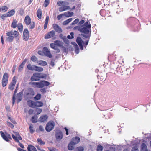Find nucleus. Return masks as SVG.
<instances>
[{"label": "nucleus", "mask_w": 151, "mask_h": 151, "mask_svg": "<svg viewBox=\"0 0 151 151\" xmlns=\"http://www.w3.org/2000/svg\"><path fill=\"white\" fill-rule=\"evenodd\" d=\"M83 26L84 27L81 28V29H80V32L85 34L83 35V37L86 38H89L90 35L89 33L91 32V25L88 22H86L84 24Z\"/></svg>", "instance_id": "1"}, {"label": "nucleus", "mask_w": 151, "mask_h": 151, "mask_svg": "<svg viewBox=\"0 0 151 151\" xmlns=\"http://www.w3.org/2000/svg\"><path fill=\"white\" fill-rule=\"evenodd\" d=\"M46 77V75L43 73H33L30 78L32 81H37L39 80V78H44Z\"/></svg>", "instance_id": "2"}, {"label": "nucleus", "mask_w": 151, "mask_h": 151, "mask_svg": "<svg viewBox=\"0 0 151 151\" xmlns=\"http://www.w3.org/2000/svg\"><path fill=\"white\" fill-rule=\"evenodd\" d=\"M28 104L30 107L34 108L41 107L43 106V104L41 101H34L30 100L28 101Z\"/></svg>", "instance_id": "3"}, {"label": "nucleus", "mask_w": 151, "mask_h": 151, "mask_svg": "<svg viewBox=\"0 0 151 151\" xmlns=\"http://www.w3.org/2000/svg\"><path fill=\"white\" fill-rule=\"evenodd\" d=\"M24 21L27 25L30 24L29 28L30 29H32L35 26V23L33 22H31V19L29 16L27 15L25 17Z\"/></svg>", "instance_id": "4"}, {"label": "nucleus", "mask_w": 151, "mask_h": 151, "mask_svg": "<svg viewBox=\"0 0 151 151\" xmlns=\"http://www.w3.org/2000/svg\"><path fill=\"white\" fill-rule=\"evenodd\" d=\"M0 133L2 137L5 140L8 141L9 139H12L10 134L6 132L1 131Z\"/></svg>", "instance_id": "5"}, {"label": "nucleus", "mask_w": 151, "mask_h": 151, "mask_svg": "<svg viewBox=\"0 0 151 151\" xmlns=\"http://www.w3.org/2000/svg\"><path fill=\"white\" fill-rule=\"evenodd\" d=\"M54 126V122L52 121H50L46 125L45 128L46 130L48 132H50L53 129Z\"/></svg>", "instance_id": "6"}, {"label": "nucleus", "mask_w": 151, "mask_h": 151, "mask_svg": "<svg viewBox=\"0 0 151 151\" xmlns=\"http://www.w3.org/2000/svg\"><path fill=\"white\" fill-rule=\"evenodd\" d=\"M8 74L5 73L4 74L2 81V85L3 87L5 86L7 84L8 81Z\"/></svg>", "instance_id": "7"}, {"label": "nucleus", "mask_w": 151, "mask_h": 151, "mask_svg": "<svg viewBox=\"0 0 151 151\" xmlns=\"http://www.w3.org/2000/svg\"><path fill=\"white\" fill-rule=\"evenodd\" d=\"M50 85V83L46 81H42L39 82L37 83V88H42L45 86H47Z\"/></svg>", "instance_id": "8"}, {"label": "nucleus", "mask_w": 151, "mask_h": 151, "mask_svg": "<svg viewBox=\"0 0 151 151\" xmlns=\"http://www.w3.org/2000/svg\"><path fill=\"white\" fill-rule=\"evenodd\" d=\"M13 132L14 133L12 134V137L14 140L16 142H19V140H22V138L18 133L15 132Z\"/></svg>", "instance_id": "9"}, {"label": "nucleus", "mask_w": 151, "mask_h": 151, "mask_svg": "<svg viewBox=\"0 0 151 151\" xmlns=\"http://www.w3.org/2000/svg\"><path fill=\"white\" fill-rule=\"evenodd\" d=\"M7 37L6 40L9 42H12L13 40L14 37L13 35V31L8 32L6 33Z\"/></svg>", "instance_id": "10"}, {"label": "nucleus", "mask_w": 151, "mask_h": 151, "mask_svg": "<svg viewBox=\"0 0 151 151\" xmlns=\"http://www.w3.org/2000/svg\"><path fill=\"white\" fill-rule=\"evenodd\" d=\"M76 42L79 45L81 49L82 50H83V45H84V42L81 38L80 37H78L76 39Z\"/></svg>", "instance_id": "11"}, {"label": "nucleus", "mask_w": 151, "mask_h": 151, "mask_svg": "<svg viewBox=\"0 0 151 151\" xmlns=\"http://www.w3.org/2000/svg\"><path fill=\"white\" fill-rule=\"evenodd\" d=\"M34 91L32 88L29 89L26 93L27 96L29 98H32L34 95Z\"/></svg>", "instance_id": "12"}, {"label": "nucleus", "mask_w": 151, "mask_h": 151, "mask_svg": "<svg viewBox=\"0 0 151 151\" xmlns=\"http://www.w3.org/2000/svg\"><path fill=\"white\" fill-rule=\"evenodd\" d=\"M23 38L25 41L27 40L29 38V31L27 29H25L24 31Z\"/></svg>", "instance_id": "13"}, {"label": "nucleus", "mask_w": 151, "mask_h": 151, "mask_svg": "<svg viewBox=\"0 0 151 151\" xmlns=\"http://www.w3.org/2000/svg\"><path fill=\"white\" fill-rule=\"evenodd\" d=\"M43 51L45 55L50 58L52 57V55L48 49L46 47H44L43 49Z\"/></svg>", "instance_id": "14"}, {"label": "nucleus", "mask_w": 151, "mask_h": 151, "mask_svg": "<svg viewBox=\"0 0 151 151\" xmlns=\"http://www.w3.org/2000/svg\"><path fill=\"white\" fill-rule=\"evenodd\" d=\"M55 137L57 140H61L63 137L62 132L60 131L57 132L55 134Z\"/></svg>", "instance_id": "15"}, {"label": "nucleus", "mask_w": 151, "mask_h": 151, "mask_svg": "<svg viewBox=\"0 0 151 151\" xmlns=\"http://www.w3.org/2000/svg\"><path fill=\"white\" fill-rule=\"evenodd\" d=\"M55 34V31L52 30L48 32L47 34L45 35V39H48L54 36Z\"/></svg>", "instance_id": "16"}, {"label": "nucleus", "mask_w": 151, "mask_h": 151, "mask_svg": "<svg viewBox=\"0 0 151 151\" xmlns=\"http://www.w3.org/2000/svg\"><path fill=\"white\" fill-rule=\"evenodd\" d=\"M78 142H70L68 146V149L70 150H72L76 147V145Z\"/></svg>", "instance_id": "17"}, {"label": "nucleus", "mask_w": 151, "mask_h": 151, "mask_svg": "<svg viewBox=\"0 0 151 151\" xmlns=\"http://www.w3.org/2000/svg\"><path fill=\"white\" fill-rule=\"evenodd\" d=\"M16 82V78L15 77H14L13 78L12 81L9 87V88L11 90H13L14 87Z\"/></svg>", "instance_id": "18"}, {"label": "nucleus", "mask_w": 151, "mask_h": 151, "mask_svg": "<svg viewBox=\"0 0 151 151\" xmlns=\"http://www.w3.org/2000/svg\"><path fill=\"white\" fill-rule=\"evenodd\" d=\"M48 116L46 115L41 116L38 119V121L40 122H44L47 121Z\"/></svg>", "instance_id": "19"}, {"label": "nucleus", "mask_w": 151, "mask_h": 151, "mask_svg": "<svg viewBox=\"0 0 151 151\" xmlns=\"http://www.w3.org/2000/svg\"><path fill=\"white\" fill-rule=\"evenodd\" d=\"M54 29L57 32L60 33L62 32L61 28L57 24H53Z\"/></svg>", "instance_id": "20"}, {"label": "nucleus", "mask_w": 151, "mask_h": 151, "mask_svg": "<svg viewBox=\"0 0 151 151\" xmlns=\"http://www.w3.org/2000/svg\"><path fill=\"white\" fill-rule=\"evenodd\" d=\"M70 9V8L69 6H64L63 7H60L59 9V11L60 12H63Z\"/></svg>", "instance_id": "21"}, {"label": "nucleus", "mask_w": 151, "mask_h": 151, "mask_svg": "<svg viewBox=\"0 0 151 151\" xmlns=\"http://www.w3.org/2000/svg\"><path fill=\"white\" fill-rule=\"evenodd\" d=\"M60 37L62 39L65 43L68 44L69 43L68 40L66 36H63L62 34H60L59 35Z\"/></svg>", "instance_id": "22"}, {"label": "nucleus", "mask_w": 151, "mask_h": 151, "mask_svg": "<svg viewBox=\"0 0 151 151\" xmlns=\"http://www.w3.org/2000/svg\"><path fill=\"white\" fill-rule=\"evenodd\" d=\"M54 43L56 44V45L62 48H64L63 46V43L61 41L59 40H56L54 42Z\"/></svg>", "instance_id": "23"}, {"label": "nucleus", "mask_w": 151, "mask_h": 151, "mask_svg": "<svg viewBox=\"0 0 151 151\" xmlns=\"http://www.w3.org/2000/svg\"><path fill=\"white\" fill-rule=\"evenodd\" d=\"M27 61V59H24V60L23 61L22 63L20 65L18 68V70L20 72L22 70L24 65L25 64Z\"/></svg>", "instance_id": "24"}, {"label": "nucleus", "mask_w": 151, "mask_h": 151, "mask_svg": "<svg viewBox=\"0 0 151 151\" xmlns=\"http://www.w3.org/2000/svg\"><path fill=\"white\" fill-rule=\"evenodd\" d=\"M27 149L28 151H37L35 147L32 145H28Z\"/></svg>", "instance_id": "25"}, {"label": "nucleus", "mask_w": 151, "mask_h": 151, "mask_svg": "<svg viewBox=\"0 0 151 151\" xmlns=\"http://www.w3.org/2000/svg\"><path fill=\"white\" fill-rule=\"evenodd\" d=\"M13 35H14L17 40H18L19 39V33L18 31L15 30L14 32H13Z\"/></svg>", "instance_id": "26"}, {"label": "nucleus", "mask_w": 151, "mask_h": 151, "mask_svg": "<svg viewBox=\"0 0 151 151\" xmlns=\"http://www.w3.org/2000/svg\"><path fill=\"white\" fill-rule=\"evenodd\" d=\"M63 14L64 16L68 17H70L73 15V12H67L64 13Z\"/></svg>", "instance_id": "27"}, {"label": "nucleus", "mask_w": 151, "mask_h": 151, "mask_svg": "<svg viewBox=\"0 0 151 151\" xmlns=\"http://www.w3.org/2000/svg\"><path fill=\"white\" fill-rule=\"evenodd\" d=\"M141 151H147L148 150L146 145L144 143L141 145Z\"/></svg>", "instance_id": "28"}, {"label": "nucleus", "mask_w": 151, "mask_h": 151, "mask_svg": "<svg viewBox=\"0 0 151 151\" xmlns=\"http://www.w3.org/2000/svg\"><path fill=\"white\" fill-rule=\"evenodd\" d=\"M35 65H32L30 64H29L27 66V68L29 70L35 71Z\"/></svg>", "instance_id": "29"}, {"label": "nucleus", "mask_w": 151, "mask_h": 151, "mask_svg": "<svg viewBox=\"0 0 151 151\" xmlns=\"http://www.w3.org/2000/svg\"><path fill=\"white\" fill-rule=\"evenodd\" d=\"M50 47L54 49L55 50H57L58 52L60 51L59 49H57L56 46V44L55 43H51L50 44Z\"/></svg>", "instance_id": "30"}, {"label": "nucleus", "mask_w": 151, "mask_h": 151, "mask_svg": "<svg viewBox=\"0 0 151 151\" xmlns=\"http://www.w3.org/2000/svg\"><path fill=\"white\" fill-rule=\"evenodd\" d=\"M17 27L19 31L22 32L23 29V26L22 24L21 23H18L17 25Z\"/></svg>", "instance_id": "31"}, {"label": "nucleus", "mask_w": 151, "mask_h": 151, "mask_svg": "<svg viewBox=\"0 0 151 151\" xmlns=\"http://www.w3.org/2000/svg\"><path fill=\"white\" fill-rule=\"evenodd\" d=\"M42 14L41 10L40 9H39L37 12V15L38 17L40 19H41Z\"/></svg>", "instance_id": "32"}, {"label": "nucleus", "mask_w": 151, "mask_h": 151, "mask_svg": "<svg viewBox=\"0 0 151 151\" xmlns=\"http://www.w3.org/2000/svg\"><path fill=\"white\" fill-rule=\"evenodd\" d=\"M17 22L16 19H14L11 24V27L14 28L17 27Z\"/></svg>", "instance_id": "33"}, {"label": "nucleus", "mask_w": 151, "mask_h": 151, "mask_svg": "<svg viewBox=\"0 0 151 151\" xmlns=\"http://www.w3.org/2000/svg\"><path fill=\"white\" fill-rule=\"evenodd\" d=\"M15 11L14 9H12L7 12L9 17H10L13 16L15 14Z\"/></svg>", "instance_id": "34"}, {"label": "nucleus", "mask_w": 151, "mask_h": 151, "mask_svg": "<svg viewBox=\"0 0 151 151\" xmlns=\"http://www.w3.org/2000/svg\"><path fill=\"white\" fill-rule=\"evenodd\" d=\"M38 64L42 66H45L47 65V63L46 61L40 60L38 62Z\"/></svg>", "instance_id": "35"}, {"label": "nucleus", "mask_w": 151, "mask_h": 151, "mask_svg": "<svg viewBox=\"0 0 151 151\" xmlns=\"http://www.w3.org/2000/svg\"><path fill=\"white\" fill-rule=\"evenodd\" d=\"M73 44L75 46V52L78 54L79 53V48L78 45L75 42H73Z\"/></svg>", "instance_id": "36"}, {"label": "nucleus", "mask_w": 151, "mask_h": 151, "mask_svg": "<svg viewBox=\"0 0 151 151\" xmlns=\"http://www.w3.org/2000/svg\"><path fill=\"white\" fill-rule=\"evenodd\" d=\"M43 70V69L42 67L35 66V71L38 72H42Z\"/></svg>", "instance_id": "37"}, {"label": "nucleus", "mask_w": 151, "mask_h": 151, "mask_svg": "<svg viewBox=\"0 0 151 151\" xmlns=\"http://www.w3.org/2000/svg\"><path fill=\"white\" fill-rule=\"evenodd\" d=\"M37 116L36 115H35L32 118L31 121L32 122L35 123L37 122Z\"/></svg>", "instance_id": "38"}, {"label": "nucleus", "mask_w": 151, "mask_h": 151, "mask_svg": "<svg viewBox=\"0 0 151 151\" xmlns=\"http://www.w3.org/2000/svg\"><path fill=\"white\" fill-rule=\"evenodd\" d=\"M139 147L138 144H136L134 145L132 147L131 151H139L138 147Z\"/></svg>", "instance_id": "39"}, {"label": "nucleus", "mask_w": 151, "mask_h": 151, "mask_svg": "<svg viewBox=\"0 0 151 151\" xmlns=\"http://www.w3.org/2000/svg\"><path fill=\"white\" fill-rule=\"evenodd\" d=\"M72 20V18H70L68 19L67 20L63 22V24L64 25H66L68 23H69Z\"/></svg>", "instance_id": "40"}, {"label": "nucleus", "mask_w": 151, "mask_h": 151, "mask_svg": "<svg viewBox=\"0 0 151 151\" xmlns=\"http://www.w3.org/2000/svg\"><path fill=\"white\" fill-rule=\"evenodd\" d=\"M65 3L66 2L65 1H60L57 2V4L59 6H63Z\"/></svg>", "instance_id": "41"}, {"label": "nucleus", "mask_w": 151, "mask_h": 151, "mask_svg": "<svg viewBox=\"0 0 151 151\" xmlns=\"http://www.w3.org/2000/svg\"><path fill=\"white\" fill-rule=\"evenodd\" d=\"M41 95L40 94H37L34 97V100H38L40 99L41 98Z\"/></svg>", "instance_id": "42"}, {"label": "nucleus", "mask_w": 151, "mask_h": 151, "mask_svg": "<svg viewBox=\"0 0 151 151\" xmlns=\"http://www.w3.org/2000/svg\"><path fill=\"white\" fill-rule=\"evenodd\" d=\"M103 149V147L101 145H99L97 148V151H102Z\"/></svg>", "instance_id": "43"}, {"label": "nucleus", "mask_w": 151, "mask_h": 151, "mask_svg": "<svg viewBox=\"0 0 151 151\" xmlns=\"http://www.w3.org/2000/svg\"><path fill=\"white\" fill-rule=\"evenodd\" d=\"M80 139V138L77 136L75 137L72 139L73 141L74 142H79Z\"/></svg>", "instance_id": "44"}, {"label": "nucleus", "mask_w": 151, "mask_h": 151, "mask_svg": "<svg viewBox=\"0 0 151 151\" xmlns=\"http://www.w3.org/2000/svg\"><path fill=\"white\" fill-rule=\"evenodd\" d=\"M1 10L3 11L4 12H5L7 11L8 9V8L6 6H2L1 8Z\"/></svg>", "instance_id": "45"}, {"label": "nucleus", "mask_w": 151, "mask_h": 151, "mask_svg": "<svg viewBox=\"0 0 151 151\" xmlns=\"http://www.w3.org/2000/svg\"><path fill=\"white\" fill-rule=\"evenodd\" d=\"M37 82H31L29 83V84L32 85L33 87L37 88Z\"/></svg>", "instance_id": "46"}, {"label": "nucleus", "mask_w": 151, "mask_h": 151, "mask_svg": "<svg viewBox=\"0 0 151 151\" xmlns=\"http://www.w3.org/2000/svg\"><path fill=\"white\" fill-rule=\"evenodd\" d=\"M49 0H45L44 3L45 7H46L49 5Z\"/></svg>", "instance_id": "47"}, {"label": "nucleus", "mask_w": 151, "mask_h": 151, "mask_svg": "<svg viewBox=\"0 0 151 151\" xmlns=\"http://www.w3.org/2000/svg\"><path fill=\"white\" fill-rule=\"evenodd\" d=\"M70 35H68L67 36L68 38L70 39L73 38L74 34L73 32H71L70 34Z\"/></svg>", "instance_id": "48"}, {"label": "nucleus", "mask_w": 151, "mask_h": 151, "mask_svg": "<svg viewBox=\"0 0 151 151\" xmlns=\"http://www.w3.org/2000/svg\"><path fill=\"white\" fill-rule=\"evenodd\" d=\"M36 111L37 115L39 114L42 112V109L40 108L37 109L36 110Z\"/></svg>", "instance_id": "49"}, {"label": "nucleus", "mask_w": 151, "mask_h": 151, "mask_svg": "<svg viewBox=\"0 0 151 151\" xmlns=\"http://www.w3.org/2000/svg\"><path fill=\"white\" fill-rule=\"evenodd\" d=\"M131 71L130 70L129 68H127L125 71V73L127 75H129L130 74Z\"/></svg>", "instance_id": "50"}, {"label": "nucleus", "mask_w": 151, "mask_h": 151, "mask_svg": "<svg viewBox=\"0 0 151 151\" xmlns=\"http://www.w3.org/2000/svg\"><path fill=\"white\" fill-rule=\"evenodd\" d=\"M37 60V58L35 56H33L31 57V60L34 62H35Z\"/></svg>", "instance_id": "51"}, {"label": "nucleus", "mask_w": 151, "mask_h": 151, "mask_svg": "<svg viewBox=\"0 0 151 151\" xmlns=\"http://www.w3.org/2000/svg\"><path fill=\"white\" fill-rule=\"evenodd\" d=\"M9 17L7 13L2 15L1 16V18L3 20L5 18Z\"/></svg>", "instance_id": "52"}, {"label": "nucleus", "mask_w": 151, "mask_h": 151, "mask_svg": "<svg viewBox=\"0 0 151 151\" xmlns=\"http://www.w3.org/2000/svg\"><path fill=\"white\" fill-rule=\"evenodd\" d=\"M84 150V148L82 147H78L77 148V151H83Z\"/></svg>", "instance_id": "53"}, {"label": "nucleus", "mask_w": 151, "mask_h": 151, "mask_svg": "<svg viewBox=\"0 0 151 151\" xmlns=\"http://www.w3.org/2000/svg\"><path fill=\"white\" fill-rule=\"evenodd\" d=\"M79 20L77 18L72 23V25H74L79 22Z\"/></svg>", "instance_id": "54"}, {"label": "nucleus", "mask_w": 151, "mask_h": 151, "mask_svg": "<svg viewBox=\"0 0 151 151\" xmlns=\"http://www.w3.org/2000/svg\"><path fill=\"white\" fill-rule=\"evenodd\" d=\"M29 129L30 130V132L31 133H32L34 132V131L33 129V125L32 124H30L29 125Z\"/></svg>", "instance_id": "55"}, {"label": "nucleus", "mask_w": 151, "mask_h": 151, "mask_svg": "<svg viewBox=\"0 0 151 151\" xmlns=\"http://www.w3.org/2000/svg\"><path fill=\"white\" fill-rule=\"evenodd\" d=\"M81 29V28L79 26H77L75 27L73 29L75 30H78V31L80 32V29Z\"/></svg>", "instance_id": "56"}, {"label": "nucleus", "mask_w": 151, "mask_h": 151, "mask_svg": "<svg viewBox=\"0 0 151 151\" xmlns=\"http://www.w3.org/2000/svg\"><path fill=\"white\" fill-rule=\"evenodd\" d=\"M64 16L63 14L58 15V16H57V17L58 19V20L60 19H61V18H62V16Z\"/></svg>", "instance_id": "57"}, {"label": "nucleus", "mask_w": 151, "mask_h": 151, "mask_svg": "<svg viewBox=\"0 0 151 151\" xmlns=\"http://www.w3.org/2000/svg\"><path fill=\"white\" fill-rule=\"evenodd\" d=\"M7 125L12 128H13L14 127V126L13 124L9 122H7Z\"/></svg>", "instance_id": "58"}, {"label": "nucleus", "mask_w": 151, "mask_h": 151, "mask_svg": "<svg viewBox=\"0 0 151 151\" xmlns=\"http://www.w3.org/2000/svg\"><path fill=\"white\" fill-rule=\"evenodd\" d=\"M36 147L37 149L39 150V151H45L42 149H41L40 147L38 146H36Z\"/></svg>", "instance_id": "59"}, {"label": "nucleus", "mask_w": 151, "mask_h": 151, "mask_svg": "<svg viewBox=\"0 0 151 151\" xmlns=\"http://www.w3.org/2000/svg\"><path fill=\"white\" fill-rule=\"evenodd\" d=\"M49 19V17L48 16H47L46 17V19H45V22L46 23H48V21Z\"/></svg>", "instance_id": "60"}, {"label": "nucleus", "mask_w": 151, "mask_h": 151, "mask_svg": "<svg viewBox=\"0 0 151 151\" xmlns=\"http://www.w3.org/2000/svg\"><path fill=\"white\" fill-rule=\"evenodd\" d=\"M39 129L41 131H43L44 130V129L43 127L41 126H40L39 127Z\"/></svg>", "instance_id": "61"}, {"label": "nucleus", "mask_w": 151, "mask_h": 151, "mask_svg": "<svg viewBox=\"0 0 151 151\" xmlns=\"http://www.w3.org/2000/svg\"><path fill=\"white\" fill-rule=\"evenodd\" d=\"M50 65L51 66L53 67L55 65V63L54 61H51L50 63Z\"/></svg>", "instance_id": "62"}, {"label": "nucleus", "mask_w": 151, "mask_h": 151, "mask_svg": "<svg viewBox=\"0 0 151 151\" xmlns=\"http://www.w3.org/2000/svg\"><path fill=\"white\" fill-rule=\"evenodd\" d=\"M34 112V111L33 109H30L29 111V114H32Z\"/></svg>", "instance_id": "63"}, {"label": "nucleus", "mask_w": 151, "mask_h": 151, "mask_svg": "<svg viewBox=\"0 0 151 151\" xmlns=\"http://www.w3.org/2000/svg\"><path fill=\"white\" fill-rule=\"evenodd\" d=\"M17 149L18 151H27L25 150L22 149L20 148H17Z\"/></svg>", "instance_id": "64"}]
</instances>
